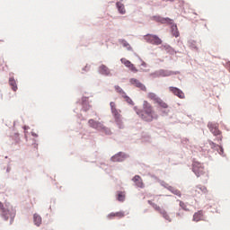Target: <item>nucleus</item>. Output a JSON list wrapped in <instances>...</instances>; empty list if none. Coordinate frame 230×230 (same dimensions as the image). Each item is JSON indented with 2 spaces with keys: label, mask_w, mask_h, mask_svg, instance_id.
<instances>
[{
  "label": "nucleus",
  "mask_w": 230,
  "mask_h": 230,
  "mask_svg": "<svg viewBox=\"0 0 230 230\" xmlns=\"http://www.w3.org/2000/svg\"><path fill=\"white\" fill-rule=\"evenodd\" d=\"M208 128L212 132L214 136H217V141H222V137L220 136L221 132L218 129V124L215 122H209L208 124Z\"/></svg>",
  "instance_id": "nucleus-5"
},
{
  "label": "nucleus",
  "mask_w": 230,
  "mask_h": 230,
  "mask_svg": "<svg viewBox=\"0 0 230 230\" xmlns=\"http://www.w3.org/2000/svg\"><path fill=\"white\" fill-rule=\"evenodd\" d=\"M221 152L223 153V152H224V150H223V149H221Z\"/></svg>",
  "instance_id": "nucleus-37"
},
{
  "label": "nucleus",
  "mask_w": 230,
  "mask_h": 230,
  "mask_svg": "<svg viewBox=\"0 0 230 230\" xmlns=\"http://www.w3.org/2000/svg\"><path fill=\"white\" fill-rule=\"evenodd\" d=\"M122 45L124 48H127L128 49H132V47H130V44H128V42H127V40H122Z\"/></svg>",
  "instance_id": "nucleus-30"
},
{
  "label": "nucleus",
  "mask_w": 230,
  "mask_h": 230,
  "mask_svg": "<svg viewBox=\"0 0 230 230\" xmlns=\"http://www.w3.org/2000/svg\"><path fill=\"white\" fill-rule=\"evenodd\" d=\"M9 85H11L13 91H17V82L13 77H10Z\"/></svg>",
  "instance_id": "nucleus-22"
},
{
  "label": "nucleus",
  "mask_w": 230,
  "mask_h": 230,
  "mask_svg": "<svg viewBox=\"0 0 230 230\" xmlns=\"http://www.w3.org/2000/svg\"><path fill=\"white\" fill-rule=\"evenodd\" d=\"M147 98L151 102H154V103H156L160 97L157 96V94H155V93H147Z\"/></svg>",
  "instance_id": "nucleus-17"
},
{
  "label": "nucleus",
  "mask_w": 230,
  "mask_h": 230,
  "mask_svg": "<svg viewBox=\"0 0 230 230\" xmlns=\"http://www.w3.org/2000/svg\"><path fill=\"white\" fill-rule=\"evenodd\" d=\"M126 157L127 156L125 155V154L118 153L117 155H115L111 157V161L113 163H121V162L125 161Z\"/></svg>",
  "instance_id": "nucleus-11"
},
{
  "label": "nucleus",
  "mask_w": 230,
  "mask_h": 230,
  "mask_svg": "<svg viewBox=\"0 0 230 230\" xmlns=\"http://www.w3.org/2000/svg\"><path fill=\"white\" fill-rule=\"evenodd\" d=\"M122 98H124L125 102H127V103H128L129 105H134V101H132V99H130V97H128L127 93L124 94Z\"/></svg>",
  "instance_id": "nucleus-28"
},
{
  "label": "nucleus",
  "mask_w": 230,
  "mask_h": 230,
  "mask_svg": "<svg viewBox=\"0 0 230 230\" xmlns=\"http://www.w3.org/2000/svg\"><path fill=\"white\" fill-rule=\"evenodd\" d=\"M177 217H181V214H177Z\"/></svg>",
  "instance_id": "nucleus-36"
},
{
  "label": "nucleus",
  "mask_w": 230,
  "mask_h": 230,
  "mask_svg": "<svg viewBox=\"0 0 230 230\" xmlns=\"http://www.w3.org/2000/svg\"><path fill=\"white\" fill-rule=\"evenodd\" d=\"M134 111H136V113L143 121H146L147 123H150L151 121H154V119H157L159 118V115L155 112V110H154V106L148 101H144L142 104V110L137 109V107H134Z\"/></svg>",
  "instance_id": "nucleus-1"
},
{
  "label": "nucleus",
  "mask_w": 230,
  "mask_h": 230,
  "mask_svg": "<svg viewBox=\"0 0 230 230\" xmlns=\"http://www.w3.org/2000/svg\"><path fill=\"white\" fill-rule=\"evenodd\" d=\"M117 193V199L119 200V202H125V191H118Z\"/></svg>",
  "instance_id": "nucleus-20"
},
{
  "label": "nucleus",
  "mask_w": 230,
  "mask_h": 230,
  "mask_svg": "<svg viewBox=\"0 0 230 230\" xmlns=\"http://www.w3.org/2000/svg\"><path fill=\"white\" fill-rule=\"evenodd\" d=\"M0 209H3V203L0 202Z\"/></svg>",
  "instance_id": "nucleus-35"
},
{
  "label": "nucleus",
  "mask_w": 230,
  "mask_h": 230,
  "mask_svg": "<svg viewBox=\"0 0 230 230\" xmlns=\"http://www.w3.org/2000/svg\"><path fill=\"white\" fill-rule=\"evenodd\" d=\"M172 35L174 37H179V30H177V26H175L174 28H172Z\"/></svg>",
  "instance_id": "nucleus-31"
},
{
  "label": "nucleus",
  "mask_w": 230,
  "mask_h": 230,
  "mask_svg": "<svg viewBox=\"0 0 230 230\" xmlns=\"http://www.w3.org/2000/svg\"><path fill=\"white\" fill-rule=\"evenodd\" d=\"M160 109H168V103H166L161 97L155 102Z\"/></svg>",
  "instance_id": "nucleus-16"
},
{
  "label": "nucleus",
  "mask_w": 230,
  "mask_h": 230,
  "mask_svg": "<svg viewBox=\"0 0 230 230\" xmlns=\"http://www.w3.org/2000/svg\"><path fill=\"white\" fill-rule=\"evenodd\" d=\"M120 62H121V64H124V66H125L126 67H128V66L132 64V62H130L129 60H128V59L125 58H122L120 59Z\"/></svg>",
  "instance_id": "nucleus-26"
},
{
  "label": "nucleus",
  "mask_w": 230,
  "mask_h": 230,
  "mask_svg": "<svg viewBox=\"0 0 230 230\" xmlns=\"http://www.w3.org/2000/svg\"><path fill=\"white\" fill-rule=\"evenodd\" d=\"M116 6L119 13H120L121 15H125L127 13V10L125 9V4H123L121 2H117Z\"/></svg>",
  "instance_id": "nucleus-13"
},
{
  "label": "nucleus",
  "mask_w": 230,
  "mask_h": 230,
  "mask_svg": "<svg viewBox=\"0 0 230 230\" xmlns=\"http://www.w3.org/2000/svg\"><path fill=\"white\" fill-rule=\"evenodd\" d=\"M5 220H8V217H6Z\"/></svg>",
  "instance_id": "nucleus-38"
},
{
  "label": "nucleus",
  "mask_w": 230,
  "mask_h": 230,
  "mask_svg": "<svg viewBox=\"0 0 230 230\" xmlns=\"http://www.w3.org/2000/svg\"><path fill=\"white\" fill-rule=\"evenodd\" d=\"M190 48H193L194 49H197V47H196V45L195 44H193V42H190Z\"/></svg>",
  "instance_id": "nucleus-33"
},
{
  "label": "nucleus",
  "mask_w": 230,
  "mask_h": 230,
  "mask_svg": "<svg viewBox=\"0 0 230 230\" xmlns=\"http://www.w3.org/2000/svg\"><path fill=\"white\" fill-rule=\"evenodd\" d=\"M192 193L194 197H199V195H206V193H208V187L204 185H197L192 190Z\"/></svg>",
  "instance_id": "nucleus-6"
},
{
  "label": "nucleus",
  "mask_w": 230,
  "mask_h": 230,
  "mask_svg": "<svg viewBox=\"0 0 230 230\" xmlns=\"http://www.w3.org/2000/svg\"><path fill=\"white\" fill-rule=\"evenodd\" d=\"M169 190L173 193V195H176L177 197H181V190L173 188V187H169Z\"/></svg>",
  "instance_id": "nucleus-25"
},
{
  "label": "nucleus",
  "mask_w": 230,
  "mask_h": 230,
  "mask_svg": "<svg viewBox=\"0 0 230 230\" xmlns=\"http://www.w3.org/2000/svg\"><path fill=\"white\" fill-rule=\"evenodd\" d=\"M132 181L137 188H145V183H143V179L141 178V176L135 175Z\"/></svg>",
  "instance_id": "nucleus-12"
},
{
  "label": "nucleus",
  "mask_w": 230,
  "mask_h": 230,
  "mask_svg": "<svg viewBox=\"0 0 230 230\" xmlns=\"http://www.w3.org/2000/svg\"><path fill=\"white\" fill-rule=\"evenodd\" d=\"M172 75H175V72L168 71V70H160V76H172Z\"/></svg>",
  "instance_id": "nucleus-19"
},
{
  "label": "nucleus",
  "mask_w": 230,
  "mask_h": 230,
  "mask_svg": "<svg viewBox=\"0 0 230 230\" xmlns=\"http://www.w3.org/2000/svg\"><path fill=\"white\" fill-rule=\"evenodd\" d=\"M128 68H129V71H132V73H137V68L132 63L129 66H128Z\"/></svg>",
  "instance_id": "nucleus-29"
},
{
  "label": "nucleus",
  "mask_w": 230,
  "mask_h": 230,
  "mask_svg": "<svg viewBox=\"0 0 230 230\" xmlns=\"http://www.w3.org/2000/svg\"><path fill=\"white\" fill-rule=\"evenodd\" d=\"M154 19H155V21H156V22H161L162 24H166V22H172V19H170V18L155 16Z\"/></svg>",
  "instance_id": "nucleus-15"
},
{
  "label": "nucleus",
  "mask_w": 230,
  "mask_h": 230,
  "mask_svg": "<svg viewBox=\"0 0 230 230\" xmlns=\"http://www.w3.org/2000/svg\"><path fill=\"white\" fill-rule=\"evenodd\" d=\"M169 91H170V93H172V94H174V96H178V98H181V100H183V98H185L182 90H181L177 87L170 86Z\"/></svg>",
  "instance_id": "nucleus-9"
},
{
  "label": "nucleus",
  "mask_w": 230,
  "mask_h": 230,
  "mask_svg": "<svg viewBox=\"0 0 230 230\" xmlns=\"http://www.w3.org/2000/svg\"><path fill=\"white\" fill-rule=\"evenodd\" d=\"M130 84L134 85L135 87H137V89H140V91H145L146 92V86H145V84H143L141 82H139V80L136 79V78H131L129 80Z\"/></svg>",
  "instance_id": "nucleus-8"
},
{
  "label": "nucleus",
  "mask_w": 230,
  "mask_h": 230,
  "mask_svg": "<svg viewBox=\"0 0 230 230\" xmlns=\"http://www.w3.org/2000/svg\"><path fill=\"white\" fill-rule=\"evenodd\" d=\"M33 220H34L35 226H37L38 227L40 226V224H42V217L38 214H34Z\"/></svg>",
  "instance_id": "nucleus-18"
},
{
  "label": "nucleus",
  "mask_w": 230,
  "mask_h": 230,
  "mask_svg": "<svg viewBox=\"0 0 230 230\" xmlns=\"http://www.w3.org/2000/svg\"><path fill=\"white\" fill-rule=\"evenodd\" d=\"M125 217L124 211L111 212L107 216L109 220H114V218H123Z\"/></svg>",
  "instance_id": "nucleus-10"
},
{
  "label": "nucleus",
  "mask_w": 230,
  "mask_h": 230,
  "mask_svg": "<svg viewBox=\"0 0 230 230\" xmlns=\"http://www.w3.org/2000/svg\"><path fill=\"white\" fill-rule=\"evenodd\" d=\"M115 91L116 93H118L119 94H120V96H122V98L125 96L126 93L125 91H123V89L121 87H119V85H115Z\"/></svg>",
  "instance_id": "nucleus-24"
},
{
  "label": "nucleus",
  "mask_w": 230,
  "mask_h": 230,
  "mask_svg": "<svg viewBox=\"0 0 230 230\" xmlns=\"http://www.w3.org/2000/svg\"><path fill=\"white\" fill-rule=\"evenodd\" d=\"M88 124L92 128H95L96 130H103L105 127H103V124L102 122H98L93 119L88 120Z\"/></svg>",
  "instance_id": "nucleus-7"
},
{
  "label": "nucleus",
  "mask_w": 230,
  "mask_h": 230,
  "mask_svg": "<svg viewBox=\"0 0 230 230\" xmlns=\"http://www.w3.org/2000/svg\"><path fill=\"white\" fill-rule=\"evenodd\" d=\"M142 66H144L145 67L146 66V63H145V61L142 62Z\"/></svg>",
  "instance_id": "nucleus-34"
},
{
  "label": "nucleus",
  "mask_w": 230,
  "mask_h": 230,
  "mask_svg": "<svg viewBox=\"0 0 230 230\" xmlns=\"http://www.w3.org/2000/svg\"><path fill=\"white\" fill-rule=\"evenodd\" d=\"M192 172L197 177H200V179L206 182L208 179H209V172H208V169H206V167H204V164H201L200 162H194L192 164Z\"/></svg>",
  "instance_id": "nucleus-2"
},
{
  "label": "nucleus",
  "mask_w": 230,
  "mask_h": 230,
  "mask_svg": "<svg viewBox=\"0 0 230 230\" xmlns=\"http://www.w3.org/2000/svg\"><path fill=\"white\" fill-rule=\"evenodd\" d=\"M160 213L164 217V218H165V220H168V222H172V218H170V216L168 215V213H166V210H163Z\"/></svg>",
  "instance_id": "nucleus-27"
},
{
  "label": "nucleus",
  "mask_w": 230,
  "mask_h": 230,
  "mask_svg": "<svg viewBox=\"0 0 230 230\" xmlns=\"http://www.w3.org/2000/svg\"><path fill=\"white\" fill-rule=\"evenodd\" d=\"M110 107H111V114L117 123V125L119 126V128H123V120L121 119V111H119L118 109H116V102H110Z\"/></svg>",
  "instance_id": "nucleus-3"
},
{
  "label": "nucleus",
  "mask_w": 230,
  "mask_h": 230,
  "mask_svg": "<svg viewBox=\"0 0 230 230\" xmlns=\"http://www.w3.org/2000/svg\"><path fill=\"white\" fill-rule=\"evenodd\" d=\"M99 73H101V75H105V76H109V75H111V70L109 67H107V66L102 65L99 67Z\"/></svg>",
  "instance_id": "nucleus-14"
},
{
  "label": "nucleus",
  "mask_w": 230,
  "mask_h": 230,
  "mask_svg": "<svg viewBox=\"0 0 230 230\" xmlns=\"http://www.w3.org/2000/svg\"><path fill=\"white\" fill-rule=\"evenodd\" d=\"M202 211H198L193 216V221L194 222H200L202 220Z\"/></svg>",
  "instance_id": "nucleus-21"
},
{
  "label": "nucleus",
  "mask_w": 230,
  "mask_h": 230,
  "mask_svg": "<svg viewBox=\"0 0 230 230\" xmlns=\"http://www.w3.org/2000/svg\"><path fill=\"white\" fill-rule=\"evenodd\" d=\"M180 207L182 208V209H186V204L182 201H180Z\"/></svg>",
  "instance_id": "nucleus-32"
},
{
  "label": "nucleus",
  "mask_w": 230,
  "mask_h": 230,
  "mask_svg": "<svg viewBox=\"0 0 230 230\" xmlns=\"http://www.w3.org/2000/svg\"><path fill=\"white\" fill-rule=\"evenodd\" d=\"M147 202H148V204H149L150 206H152V208H154V209H155V211H158V213H161V211L164 210V209H162L161 207H159L157 204L152 202V200H148Z\"/></svg>",
  "instance_id": "nucleus-23"
},
{
  "label": "nucleus",
  "mask_w": 230,
  "mask_h": 230,
  "mask_svg": "<svg viewBox=\"0 0 230 230\" xmlns=\"http://www.w3.org/2000/svg\"><path fill=\"white\" fill-rule=\"evenodd\" d=\"M144 40L155 46H161V44H163V40L157 35H154V34L145 35Z\"/></svg>",
  "instance_id": "nucleus-4"
}]
</instances>
